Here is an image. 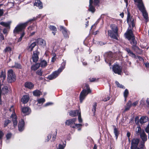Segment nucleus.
Instances as JSON below:
<instances>
[{"label":"nucleus","mask_w":149,"mask_h":149,"mask_svg":"<svg viewBox=\"0 0 149 149\" xmlns=\"http://www.w3.org/2000/svg\"><path fill=\"white\" fill-rule=\"evenodd\" d=\"M125 35L126 38L128 40H130L131 39L130 42V43L133 45L132 47L133 49H135L137 48L138 47L136 46V44L137 42L135 40L134 36L133 33L131 29L128 28L125 34Z\"/></svg>","instance_id":"nucleus-1"},{"label":"nucleus","mask_w":149,"mask_h":149,"mask_svg":"<svg viewBox=\"0 0 149 149\" xmlns=\"http://www.w3.org/2000/svg\"><path fill=\"white\" fill-rule=\"evenodd\" d=\"M36 19V18L33 17V19L29 20L26 22L18 24L15 27L13 31L14 33H18L25 28L29 22L31 23L32 21L35 20Z\"/></svg>","instance_id":"nucleus-2"},{"label":"nucleus","mask_w":149,"mask_h":149,"mask_svg":"<svg viewBox=\"0 0 149 149\" xmlns=\"http://www.w3.org/2000/svg\"><path fill=\"white\" fill-rule=\"evenodd\" d=\"M65 61H63L61 64L60 68L56 71L54 72L52 74L49 75L47 78L49 80H52L56 77L61 72L62 70L65 68Z\"/></svg>","instance_id":"nucleus-3"},{"label":"nucleus","mask_w":149,"mask_h":149,"mask_svg":"<svg viewBox=\"0 0 149 149\" xmlns=\"http://www.w3.org/2000/svg\"><path fill=\"white\" fill-rule=\"evenodd\" d=\"M84 88H85L87 90L84 89L81 91L80 93L79 100L81 103L83 101L85 98L87 94L88 93L91 92V91L88 85L86 84Z\"/></svg>","instance_id":"nucleus-4"},{"label":"nucleus","mask_w":149,"mask_h":149,"mask_svg":"<svg viewBox=\"0 0 149 149\" xmlns=\"http://www.w3.org/2000/svg\"><path fill=\"white\" fill-rule=\"evenodd\" d=\"M16 79V77L15 73L12 69L8 71L7 80L8 82L11 83L15 81Z\"/></svg>","instance_id":"nucleus-5"},{"label":"nucleus","mask_w":149,"mask_h":149,"mask_svg":"<svg viewBox=\"0 0 149 149\" xmlns=\"http://www.w3.org/2000/svg\"><path fill=\"white\" fill-rule=\"evenodd\" d=\"M10 111H13V113L11 116V118H12V121L13 122L14 126L15 127L17 125V121L16 115L15 112V110L13 106L11 107L10 109H9Z\"/></svg>","instance_id":"nucleus-6"},{"label":"nucleus","mask_w":149,"mask_h":149,"mask_svg":"<svg viewBox=\"0 0 149 149\" xmlns=\"http://www.w3.org/2000/svg\"><path fill=\"white\" fill-rule=\"evenodd\" d=\"M112 70L115 73L120 75L122 71V68L119 65L116 64L113 67Z\"/></svg>","instance_id":"nucleus-7"},{"label":"nucleus","mask_w":149,"mask_h":149,"mask_svg":"<svg viewBox=\"0 0 149 149\" xmlns=\"http://www.w3.org/2000/svg\"><path fill=\"white\" fill-rule=\"evenodd\" d=\"M127 21L130 26L131 25L132 27L134 26L135 20L132 17H130L129 13L127 14Z\"/></svg>","instance_id":"nucleus-8"},{"label":"nucleus","mask_w":149,"mask_h":149,"mask_svg":"<svg viewBox=\"0 0 149 149\" xmlns=\"http://www.w3.org/2000/svg\"><path fill=\"white\" fill-rule=\"evenodd\" d=\"M139 9L142 12L143 16L146 22H147L148 21V16L144 6L143 5L142 7L139 6Z\"/></svg>","instance_id":"nucleus-9"},{"label":"nucleus","mask_w":149,"mask_h":149,"mask_svg":"<svg viewBox=\"0 0 149 149\" xmlns=\"http://www.w3.org/2000/svg\"><path fill=\"white\" fill-rule=\"evenodd\" d=\"M77 120L76 118L67 120L65 122V124L66 125H69L71 127H72Z\"/></svg>","instance_id":"nucleus-10"},{"label":"nucleus","mask_w":149,"mask_h":149,"mask_svg":"<svg viewBox=\"0 0 149 149\" xmlns=\"http://www.w3.org/2000/svg\"><path fill=\"white\" fill-rule=\"evenodd\" d=\"M109 35L111 38L117 40L118 34V32H113L111 30H109L108 31Z\"/></svg>","instance_id":"nucleus-11"},{"label":"nucleus","mask_w":149,"mask_h":149,"mask_svg":"<svg viewBox=\"0 0 149 149\" xmlns=\"http://www.w3.org/2000/svg\"><path fill=\"white\" fill-rule=\"evenodd\" d=\"M105 55L106 56V57L105 59V62L108 63L110 61L109 63V66H110L111 64V61L112 59V58L113 56L112 53L111 52H109L108 53H106L105 54Z\"/></svg>","instance_id":"nucleus-12"},{"label":"nucleus","mask_w":149,"mask_h":149,"mask_svg":"<svg viewBox=\"0 0 149 149\" xmlns=\"http://www.w3.org/2000/svg\"><path fill=\"white\" fill-rule=\"evenodd\" d=\"M2 84H0V102H1V93L3 94H6L8 93V88L6 86H4L2 88V90L1 89V85Z\"/></svg>","instance_id":"nucleus-13"},{"label":"nucleus","mask_w":149,"mask_h":149,"mask_svg":"<svg viewBox=\"0 0 149 149\" xmlns=\"http://www.w3.org/2000/svg\"><path fill=\"white\" fill-rule=\"evenodd\" d=\"M39 54V52L37 51H36L35 52H33L32 57V58L33 62L36 63L38 61L39 59L38 56Z\"/></svg>","instance_id":"nucleus-14"},{"label":"nucleus","mask_w":149,"mask_h":149,"mask_svg":"<svg viewBox=\"0 0 149 149\" xmlns=\"http://www.w3.org/2000/svg\"><path fill=\"white\" fill-rule=\"evenodd\" d=\"M139 142V139L137 138L133 139L132 141L131 147H138Z\"/></svg>","instance_id":"nucleus-15"},{"label":"nucleus","mask_w":149,"mask_h":149,"mask_svg":"<svg viewBox=\"0 0 149 149\" xmlns=\"http://www.w3.org/2000/svg\"><path fill=\"white\" fill-rule=\"evenodd\" d=\"M5 71H2L0 74V84H2L6 78Z\"/></svg>","instance_id":"nucleus-16"},{"label":"nucleus","mask_w":149,"mask_h":149,"mask_svg":"<svg viewBox=\"0 0 149 149\" xmlns=\"http://www.w3.org/2000/svg\"><path fill=\"white\" fill-rule=\"evenodd\" d=\"M60 28L61 31L64 37L66 38H68L69 35L68 34V33L65 28L62 26H60Z\"/></svg>","instance_id":"nucleus-17"},{"label":"nucleus","mask_w":149,"mask_h":149,"mask_svg":"<svg viewBox=\"0 0 149 149\" xmlns=\"http://www.w3.org/2000/svg\"><path fill=\"white\" fill-rule=\"evenodd\" d=\"M37 42L38 45L42 47L45 46L46 45L45 41L41 38L38 39L37 40Z\"/></svg>","instance_id":"nucleus-18"},{"label":"nucleus","mask_w":149,"mask_h":149,"mask_svg":"<svg viewBox=\"0 0 149 149\" xmlns=\"http://www.w3.org/2000/svg\"><path fill=\"white\" fill-rule=\"evenodd\" d=\"M24 122L23 120L22 119L21 121L19 123L18 127L19 130L20 131H22L24 129Z\"/></svg>","instance_id":"nucleus-19"},{"label":"nucleus","mask_w":149,"mask_h":149,"mask_svg":"<svg viewBox=\"0 0 149 149\" xmlns=\"http://www.w3.org/2000/svg\"><path fill=\"white\" fill-rule=\"evenodd\" d=\"M80 113V111L79 110L71 111L69 112V115L71 116L74 117Z\"/></svg>","instance_id":"nucleus-20"},{"label":"nucleus","mask_w":149,"mask_h":149,"mask_svg":"<svg viewBox=\"0 0 149 149\" xmlns=\"http://www.w3.org/2000/svg\"><path fill=\"white\" fill-rule=\"evenodd\" d=\"M93 1L92 0H89V8L88 10L91 12L92 13H93L95 11V7L93 6Z\"/></svg>","instance_id":"nucleus-21"},{"label":"nucleus","mask_w":149,"mask_h":149,"mask_svg":"<svg viewBox=\"0 0 149 149\" xmlns=\"http://www.w3.org/2000/svg\"><path fill=\"white\" fill-rule=\"evenodd\" d=\"M140 138L142 139V141L145 142L147 140V136L144 131L141 132V134H140Z\"/></svg>","instance_id":"nucleus-22"},{"label":"nucleus","mask_w":149,"mask_h":149,"mask_svg":"<svg viewBox=\"0 0 149 149\" xmlns=\"http://www.w3.org/2000/svg\"><path fill=\"white\" fill-rule=\"evenodd\" d=\"M22 112L26 115H28L31 112V110L28 107H24L22 109Z\"/></svg>","instance_id":"nucleus-23"},{"label":"nucleus","mask_w":149,"mask_h":149,"mask_svg":"<svg viewBox=\"0 0 149 149\" xmlns=\"http://www.w3.org/2000/svg\"><path fill=\"white\" fill-rule=\"evenodd\" d=\"M34 5L38 7L39 9L42 8L43 7L42 3L39 0H36Z\"/></svg>","instance_id":"nucleus-24"},{"label":"nucleus","mask_w":149,"mask_h":149,"mask_svg":"<svg viewBox=\"0 0 149 149\" xmlns=\"http://www.w3.org/2000/svg\"><path fill=\"white\" fill-rule=\"evenodd\" d=\"M125 50L127 52L129 56L133 58H136V56L135 54L133 53V52L129 48H126L125 49Z\"/></svg>","instance_id":"nucleus-25"},{"label":"nucleus","mask_w":149,"mask_h":149,"mask_svg":"<svg viewBox=\"0 0 149 149\" xmlns=\"http://www.w3.org/2000/svg\"><path fill=\"white\" fill-rule=\"evenodd\" d=\"M148 118L147 116H142L140 118L139 122L141 124H143L147 122Z\"/></svg>","instance_id":"nucleus-26"},{"label":"nucleus","mask_w":149,"mask_h":149,"mask_svg":"<svg viewBox=\"0 0 149 149\" xmlns=\"http://www.w3.org/2000/svg\"><path fill=\"white\" fill-rule=\"evenodd\" d=\"M29 99V97L27 95H24L23 96L22 99V102L24 104L27 103Z\"/></svg>","instance_id":"nucleus-27"},{"label":"nucleus","mask_w":149,"mask_h":149,"mask_svg":"<svg viewBox=\"0 0 149 149\" xmlns=\"http://www.w3.org/2000/svg\"><path fill=\"white\" fill-rule=\"evenodd\" d=\"M25 86L29 88L32 89L34 87V85L31 82H27L25 83Z\"/></svg>","instance_id":"nucleus-28"},{"label":"nucleus","mask_w":149,"mask_h":149,"mask_svg":"<svg viewBox=\"0 0 149 149\" xmlns=\"http://www.w3.org/2000/svg\"><path fill=\"white\" fill-rule=\"evenodd\" d=\"M40 66V65L39 63H36V64L31 66V69L32 70L36 71L39 68Z\"/></svg>","instance_id":"nucleus-29"},{"label":"nucleus","mask_w":149,"mask_h":149,"mask_svg":"<svg viewBox=\"0 0 149 149\" xmlns=\"http://www.w3.org/2000/svg\"><path fill=\"white\" fill-rule=\"evenodd\" d=\"M111 28L112 32H118V29L117 26L115 24H112L111 25Z\"/></svg>","instance_id":"nucleus-30"},{"label":"nucleus","mask_w":149,"mask_h":149,"mask_svg":"<svg viewBox=\"0 0 149 149\" xmlns=\"http://www.w3.org/2000/svg\"><path fill=\"white\" fill-rule=\"evenodd\" d=\"M113 127L114 128V133L117 139L119 134V132L118 129L116 128L115 126L113 125Z\"/></svg>","instance_id":"nucleus-31"},{"label":"nucleus","mask_w":149,"mask_h":149,"mask_svg":"<svg viewBox=\"0 0 149 149\" xmlns=\"http://www.w3.org/2000/svg\"><path fill=\"white\" fill-rule=\"evenodd\" d=\"M39 64L42 67H45L47 65V63L45 60H42L40 61Z\"/></svg>","instance_id":"nucleus-32"},{"label":"nucleus","mask_w":149,"mask_h":149,"mask_svg":"<svg viewBox=\"0 0 149 149\" xmlns=\"http://www.w3.org/2000/svg\"><path fill=\"white\" fill-rule=\"evenodd\" d=\"M136 130V133L138 135H140L141 134V132L144 131L143 130H141V127L139 126L137 127Z\"/></svg>","instance_id":"nucleus-33"},{"label":"nucleus","mask_w":149,"mask_h":149,"mask_svg":"<svg viewBox=\"0 0 149 149\" xmlns=\"http://www.w3.org/2000/svg\"><path fill=\"white\" fill-rule=\"evenodd\" d=\"M36 42H33L31 44V45L29 46V47L28 48V50L29 51H32L33 48L36 46Z\"/></svg>","instance_id":"nucleus-34"},{"label":"nucleus","mask_w":149,"mask_h":149,"mask_svg":"<svg viewBox=\"0 0 149 149\" xmlns=\"http://www.w3.org/2000/svg\"><path fill=\"white\" fill-rule=\"evenodd\" d=\"M134 1L135 2H137L138 3L137 6L139 8V6L142 7L143 5L144 6L142 0H134Z\"/></svg>","instance_id":"nucleus-35"},{"label":"nucleus","mask_w":149,"mask_h":149,"mask_svg":"<svg viewBox=\"0 0 149 149\" xmlns=\"http://www.w3.org/2000/svg\"><path fill=\"white\" fill-rule=\"evenodd\" d=\"M38 102V103L37 104V105L38 106L40 105H42L43 103H44L45 101V100L44 98H41L38 99L37 100Z\"/></svg>","instance_id":"nucleus-36"},{"label":"nucleus","mask_w":149,"mask_h":149,"mask_svg":"<svg viewBox=\"0 0 149 149\" xmlns=\"http://www.w3.org/2000/svg\"><path fill=\"white\" fill-rule=\"evenodd\" d=\"M41 94V93L38 90H36L33 92V95L35 96H39Z\"/></svg>","instance_id":"nucleus-37"},{"label":"nucleus","mask_w":149,"mask_h":149,"mask_svg":"<svg viewBox=\"0 0 149 149\" xmlns=\"http://www.w3.org/2000/svg\"><path fill=\"white\" fill-rule=\"evenodd\" d=\"M11 50V48L10 47H7L5 49L3 50V52L5 53L10 52Z\"/></svg>","instance_id":"nucleus-38"},{"label":"nucleus","mask_w":149,"mask_h":149,"mask_svg":"<svg viewBox=\"0 0 149 149\" xmlns=\"http://www.w3.org/2000/svg\"><path fill=\"white\" fill-rule=\"evenodd\" d=\"M12 67L18 69H21L22 67L20 64L18 63H15V65L14 66H12Z\"/></svg>","instance_id":"nucleus-39"},{"label":"nucleus","mask_w":149,"mask_h":149,"mask_svg":"<svg viewBox=\"0 0 149 149\" xmlns=\"http://www.w3.org/2000/svg\"><path fill=\"white\" fill-rule=\"evenodd\" d=\"M0 24L1 25L5 27H8L10 25V23L8 22H0Z\"/></svg>","instance_id":"nucleus-40"},{"label":"nucleus","mask_w":149,"mask_h":149,"mask_svg":"<svg viewBox=\"0 0 149 149\" xmlns=\"http://www.w3.org/2000/svg\"><path fill=\"white\" fill-rule=\"evenodd\" d=\"M49 28L51 30L54 32L57 31L56 28L54 26L50 25L49 26Z\"/></svg>","instance_id":"nucleus-41"},{"label":"nucleus","mask_w":149,"mask_h":149,"mask_svg":"<svg viewBox=\"0 0 149 149\" xmlns=\"http://www.w3.org/2000/svg\"><path fill=\"white\" fill-rule=\"evenodd\" d=\"M116 84L117 86L119 88L124 89L125 88L124 86L120 84L117 81H116Z\"/></svg>","instance_id":"nucleus-42"},{"label":"nucleus","mask_w":149,"mask_h":149,"mask_svg":"<svg viewBox=\"0 0 149 149\" xmlns=\"http://www.w3.org/2000/svg\"><path fill=\"white\" fill-rule=\"evenodd\" d=\"M97 105V104L96 103H95L93 105L92 111L94 113H95L96 111Z\"/></svg>","instance_id":"nucleus-43"},{"label":"nucleus","mask_w":149,"mask_h":149,"mask_svg":"<svg viewBox=\"0 0 149 149\" xmlns=\"http://www.w3.org/2000/svg\"><path fill=\"white\" fill-rule=\"evenodd\" d=\"M11 122V121L10 120H6L5 122H4V127H6V126H7Z\"/></svg>","instance_id":"nucleus-44"},{"label":"nucleus","mask_w":149,"mask_h":149,"mask_svg":"<svg viewBox=\"0 0 149 149\" xmlns=\"http://www.w3.org/2000/svg\"><path fill=\"white\" fill-rule=\"evenodd\" d=\"M129 93L128 90L127 89H126L124 93V96L125 98H126Z\"/></svg>","instance_id":"nucleus-45"},{"label":"nucleus","mask_w":149,"mask_h":149,"mask_svg":"<svg viewBox=\"0 0 149 149\" xmlns=\"http://www.w3.org/2000/svg\"><path fill=\"white\" fill-rule=\"evenodd\" d=\"M82 125L81 124H75L74 123V126H73L72 128H77L78 127H79L81 126Z\"/></svg>","instance_id":"nucleus-46"},{"label":"nucleus","mask_w":149,"mask_h":149,"mask_svg":"<svg viewBox=\"0 0 149 149\" xmlns=\"http://www.w3.org/2000/svg\"><path fill=\"white\" fill-rule=\"evenodd\" d=\"M65 146V144H64L63 145L61 144H59L57 149H64Z\"/></svg>","instance_id":"nucleus-47"},{"label":"nucleus","mask_w":149,"mask_h":149,"mask_svg":"<svg viewBox=\"0 0 149 149\" xmlns=\"http://www.w3.org/2000/svg\"><path fill=\"white\" fill-rule=\"evenodd\" d=\"M36 72L38 75L40 76H42V71L41 70H38Z\"/></svg>","instance_id":"nucleus-48"},{"label":"nucleus","mask_w":149,"mask_h":149,"mask_svg":"<svg viewBox=\"0 0 149 149\" xmlns=\"http://www.w3.org/2000/svg\"><path fill=\"white\" fill-rule=\"evenodd\" d=\"M78 120H79V123H81L82 122V119L81 118V113H79L78 115Z\"/></svg>","instance_id":"nucleus-49"},{"label":"nucleus","mask_w":149,"mask_h":149,"mask_svg":"<svg viewBox=\"0 0 149 149\" xmlns=\"http://www.w3.org/2000/svg\"><path fill=\"white\" fill-rule=\"evenodd\" d=\"M144 143L145 142L143 141V142H142V143H141L140 145L141 148H143V149H144Z\"/></svg>","instance_id":"nucleus-50"},{"label":"nucleus","mask_w":149,"mask_h":149,"mask_svg":"<svg viewBox=\"0 0 149 149\" xmlns=\"http://www.w3.org/2000/svg\"><path fill=\"white\" fill-rule=\"evenodd\" d=\"M56 134H57V132L56 131V134H54V135H53V136L52 140L53 141H55V140L56 138Z\"/></svg>","instance_id":"nucleus-51"},{"label":"nucleus","mask_w":149,"mask_h":149,"mask_svg":"<svg viewBox=\"0 0 149 149\" xmlns=\"http://www.w3.org/2000/svg\"><path fill=\"white\" fill-rule=\"evenodd\" d=\"M56 55L53 56L52 58V59L51 60L52 62H53L55 61L56 59Z\"/></svg>","instance_id":"nucleus-52"},{"label":"nucleus","mask_w":149,"mask_h":149,"mask_svg":"<svg viewBox=\"0 0 149 149\" xmlns=\"http://www.w3.org/2000/svg\"><path fill=\"white\" fill-rule=\"evenodd\" d=\"M132 103L130 101H129L128 103H127L126 104V106L128 107H129L130 108L131 106Z\"/></svg>","instance_id":"nucleus-53"},{"label":"nucleus","mask_w":149,"mask_h":149,"mask_svg":"<svg viewBox=\"0 0 149 149\" xmlns=\"http://www.w3.org/2000/svg\"><path fill=\"white\" fill-rule=\"evenodd\" d=\"M11 136V134H8L6 135V137L7 139H10Z\"/></svg>","instance_id":"nucleus-54"},{"label":"nucleus","mask_w":149,"mask_h":149,"mask_svg":"<svg viewBox=\"0 0 149 149\" xmlns=\"http://www.w3.org/2000/svg\"><path fill=\"white\" fill-rule=\"evenodd\" d=\"M94 3L95 5H98L99 3V0H94Z\"/></svg>","instance_id":"nucleus-55"},{"label":"nucleus","mask_w":149,"mask_h":149,"mask_svg":"<svg viewBox=\"0 0 149 149\" xmlns=\"http://www.w3.org/2000/svg\"><path fill=\"white\" fill-rule=\"evenodd\" d=\"M4 40V38L2 34H0V40Z\"/></svg>","instance_id":"nucleus-56"},{"label":"nucleus","mask_w":149,"mask_h":149,"mask_svg":"<svg viewBox=\"0 0 149 149\" xmlns=\"http://www.w3.org/2000/svg\"><path fill=\"white\" fill-rule=\"evenodd\" d=\"M110 98V97L109 96H108L106 98H104L103 100L104 101L106 102L107 101L109 100Z\"/></svg>","instance_id":"nucleus-57"},{"label":"nucleus","mask_w":149,"mask_h":149,"mask_svg":"<svg viewBox=\"0 0 149 149\" xmlns=\"http://www.w3.org/2000/svg\"><path fill=\"white\" fill-rule=\"evenodd\" d=\"M138 103V101H136L133 103V104H132V105L133 106H135L137 105Z\"/></svg>","instance_id":"nucleus-58"},{"label":"nucleus","mask_w":149,"mask_h":149,"mask_svg":"<svg viewBox=\"0 0 149 149\" xmlns=\"http://www.w3.org/2000/svg\"><path fill=\"white\" fill-rule=\"evenodd\" d=\"M51 135L50 134L48 135L47 136V141H48L49 139H51Z\"/></svg>","instance_id":"nucleus-59"},{"label":"nucleus","mask_w":149,"mask_h":149,"mask_svg":"<svg viewBox=\"0 0 149 149\" xmlns=\"http://www.w3.org/2000/svg\"><path fill=\"white\" fill-rule=\"evenodd\" d=\"M28 29L29 31H31L33 29V26H30L28 28Z\"/></svg>","instance_id":"nucleus-60"},{"label":"nucleus","mask_w":149,"mask_h":149,"mask_svg":"<svg viewBox=\"0 0 149 149\" xmlns=\"http://www.w3.org/2000/svg\"><path fill=\"white\" fill-rule=\"evenodd\" d=\"M130 108L129 107H128L127 106H126L125 107V109L124 111L125 112V111H127V110H128Z\"/></svg>","instance_id":"nucleus-61"},{"label":"nucleus","mask_w":149,"mask_h":149,"mask_svg":"<svg viewBox=\"0 0 149 149\" xmlns=\"http://www.w3.org/2000/svg\"><path fill=\"white\" fill-rule=\"evenodd\" d=\"M3 9H0V17L3 14Z\"/></svg>","instance_id":"nucleus-62"},{"label":"nucleus","mask_w":149,"mask_h":149,"mask_svg":"<svg viewBox=\"0 0 149 149\" xmlns=\"http://www.w3.org/2000/svg\"><path fill=\"white\" fill-rule=\"evenodd\" d=\"M3 136V132L0 131V139H1Z\"/></svg>","instance_id":"nucleus-63"},{"label":"nucleus","mask_w":149,"mask_h":149,"mask_svg":"<svg viewBox=\"0 0 149 149\" xmlns=\"http://www.w3.org/2000/svg\"><path fill=\"white\" fill-rule=\"evenodd\" d=\"M7 31L6 29H4L3 31V33L4 34H7Z\"/></svg>","instance_id":"nucleus-64"}]
</instances>
